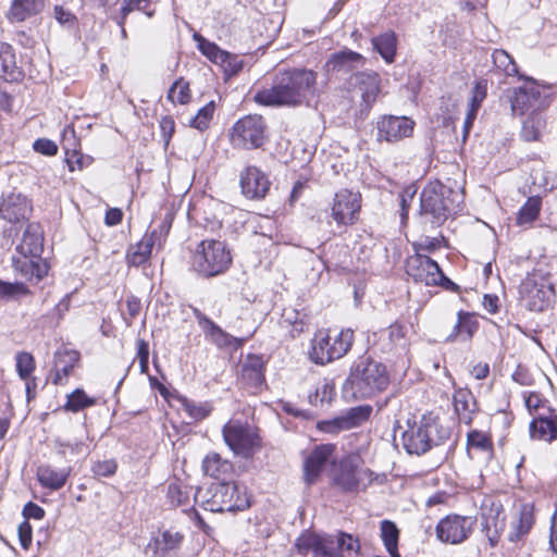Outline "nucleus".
<instances>
[{"mask_svg":"<svg viewBox=\"0 0 557 557\" xmlns=\"http://www.w3.org/2000/svg\"><path fill=\"white\" fill-rule=\"evenodd\" d=\"M318 73L309 69L278 71L272 86L257 91L255 102L267 107H300L309 104L317 94Z\"/></svg>","mask_w":557,"mask_h":557,"instance_id":"1","label":"nucleus"},{"mask_svg":"<svg viewBox=\"0 0 557 557\" xmlns=\"http://www.w3.org/2000/svg\"><path fill=\"white\" fill-rule=\"evenodd\" d=\"M463 196L460 191L440 182L429 183L420 195V215L432 225L443 224L461 209Z\"/></svg>","mask_w":557,"mask_h":557,"instance_id":"2","label":"nucleus"},{"mask_svg":"<svg viewBox=\"0 0 557 557\" xmlns=\"http://www.w3.org/2000/svg\"><path fill=\"white\" fill-rule=\"evenodd\" d=\"M407 424V430L401 434V442L410 455L424 454L433 446L444 443L450 435L449 430L443 426L433 413L422 414L419 420H408Z\"/></svg>","mask_w":557,"mask_h":557,"instance_id":"3","label":"nucleus"},{"mask_svg":"<svg viewBox=\"0 0 557 557\" xmlns=\"http://www.w3.org/2000/svg\"><path fill=\"white\" fill-rule=\"evenodd\" d=\"M297 550L301 555L312 557H358L359 542L350 534L320 535L302 533L296 541Z\"/></svg>","mask_w":557,"mask_h":557,"instance_id":"4","label":"nucleus"},{"mask_svg":"<svg viewBox=\"0 0 557 557\" xmlns=\"http://www.w3.org/2000/svg\"><path fill=\"white\" fill-rule=\"evenodd\" d=\"M389 383L386 367L370 358H360L351 367L346 385L355 397L369 398L384 391Z\"/></svg>","mask_w":557,"mask_h":557,"instance_id":"5","label":"nucleus"},{"mask_svg":"<svg viewBox=\"0 0 557 557\" xmlns=\"http://www.w3.org/2000/svg\"><path fill=\"white\" fill-rule=\"evenodd\" d=\"M354 331L343 330H320L312 341L309 357L312 362L324 366L333 360L344 357L351 348Z\"/></svg>","mask_w":557,"mask_h":557,"instance_id":"6","label":"nucleus"},{"mask_svg":"<svg viewBox=\"0 0 557 557\" xmlns=\"http://www.w3.org/2000/svg\"><path fill=\"white\" fill-rule=\"evenodd\" d=\"M231 252L224 243L215 239L200 242L193 255L191 267L203 276L223 273L231 264Z\"/></svg>","mask_w":557,"mask_h":557,"instance_id":"7","label":"nucleus"},{"mask_svg":"<svg viewBox=\"0 0 557 557\" xmlns=\"http://www.w3.org/2000/svg\"><path fill=\"white\" fill-rule=\"evenodd\" d=\"M331 479L341 490L355 492L371 484L374 480V473L369 468L363 467L359 455H348L338 463L334 461Z\"/></svg>","mask_w":557,"mask_h":557,"instance_id":"8","label":"nucleus"},{"mask_svg":"<svg viewBox=\"0 0 557 557\" xmlns=\"http://www.w3.org/2000/svg\"><path fill=\"white\" fill-rule=\"evenodd\" d=\"M520 300L531 311H544L554 297V287L547 272L536 269L521 282Z\"/></svg>","mask_w":557,"mask_h":557,"instance_id":"9","label":"nucleus"},{"mask_svg":"<svg viewBox=\"0 0 557 557\" xmlns=\"http://www.w3.org/2000/svg\"><path fill=\"white\" fill-rule=\"evenodd\" d=\"M225 444L234 454L249 458L261 447L258 429L239 419H231L222 429Z\"/></svg>","mask_w":557,"mask_h":557,"instance_id":"10","label":"nucleus"},{"mask_svg":"<svg viewBox=\"0 0 557 557\" xmlns=\"http://www.w3.org/2000/svg\"><path fill=\"white\" fill-rule=\"evenodd\" d=\"M210 497L206 499V509L211 512L238 511L249 507V498L244 486L237 482L212 484Z\"/></svg>","mask_w":557,"mask_h":557,"instance_id":"11","label":"nucleus"},{"mask_svg":"<svg viewBox=\"0 0 557 557\" xmlns=\"http://www.w3.org/2000/svg\"><path fill=\"white\" fill-rule=\"evenodd\" d=\"M267 125L261 115L248 114L239 119L231 129V141L234 147L256 149L265 140Z\"/></svg>","mask_w":557,"mask_h":557,"instance_id":"12","label":"nucleus"},{"mask_svg":"<svg viewBox=\"0 0 557 557\" xmlns=\"http://www.w3.org/2000/svg\"><path fill=\"white\" fill-rule=\"evenodd\" d=\"M475 524L476 519L474 517L456 513L447 515L436 524V537L442 543L458 545L470 537Z\"/></svg>","mask_w":557,"mask_h":557,"instance_id":"13","label":"nucleus"},{"mask_svg":"<svg viewBox=\"0 0 557 557\" xmlns=\"http://www.w3.org/2000/svg\"><path fill=\"white\" fill-rule=\"evenodd\" d=\"M193 38L197 42L198 50L212 63L221 66L226 76L236 75L243 70L244 62L238 55L222 50L216 44L198 33H195Z\"/></svg>","mask_w":557,"mask_h":557,"instance_id":"14","label":"nucleus"},{"mask_svg":"<svg viewBox=\"0 0 557 557\" xmlns=\"http://www.w3.org/2000/svg\"><path fill=\"white\" fill-rule=\"evenodd\" d=\"M361 209V196L348 189H342L334 196L331 216L337 226H349L357 222Z\"/></svg>","mask_w":557,"mask_h":557,"instance_id":"15","label":"nucleus"},{"mask_svg":"<svg viewBox=\"0 0 557 557\" xmlns=\"http://www.w3.org/2000/svg\"><path fill=\"white\" fill-rule=\"evenodd\" d=\"M406 273L417 283L436 286L443 280V272L433 259L422 252H416L406 261Z\"/></svg>","mask_w":557,"mask_h":557,"instance_id":"16","label":"nucleus"},{"mask_svg":"<svg viewBox=\"0 0 557 557\" xmlns=\"http://www.w3.org/2000/svg\"><path fill=\"white\" fill-rule=\"evenodd\" d=\"M414 125V121L407 116L382 115L376 122V139L380 143H398L411 137Z\"/></svg>","mask_w":557,"mask_h":557,"instance_id":"17","label":"nucleus"},{"mask_svg":"<svg viewBox=\"0 0 557 557\" xmlns=\"http://www.w3.org/2000/svg\"><path fill=\"white\" fill-rule=\"evenodd\" d=\"M193 313L199 326L202 329L206 338L219 348L238 349L249 338V336L242 338L232 336L197 308L193 309Z\"/></svg>","mask_w":557,"mask_h":557,"instance_id":"18","label":"nucleus"},{"mask_svg":"<svg viewBox=\"0 0 557 557\" xmlns=\"http://www.w3.org/2000/svg\"><path fill=\"white\" fill-rule=\"evenodd\" d=\"M336 446L333 444H321L308 455L304 463V478L307 484L317 482L322 469L326 463L335 461Z\"/></svg>","mask_w":557,"mask_h":557,"instance_id":"19","label":"nucleus"},{"mask_svg":"<svg viewBox=\"0 0 557 557\" xmlns=\"http://www.w3.org/2000/svg\"><path fill=\"white\" fill-rule=\"evenodd\" d=\"M513 114L523 115L528 111H539L544 106L541 90L534 84H525L512 90L510 97Z\"/></svg>","mask_w":557,"mask_h":557,"instance_id":"20","label":"nucleus"},{"mask_svg":"<svg viewBox=\"0 0 557 557\" xmlns=\"http://www.w3.org/2000/svg\"><path fill=\"white\" fill-rule=\"evenodd\" d=\"M372 412L369 406H359L350 408L345 414L332 420L319 422L318 426L325 433H337L344 430H350L367 421Z\"/></svg>","mask_w":557,"mask_h":557,"instance_id":"21","label":"nucleus"},{"mask_svg":"<svg viewBox=\"0 0 557 557\" xmlns=\"http://www.w3.org/2000/svg\"><path fill=\"white\" fill-rule=\"evenodd\" d=\"M12 267L14 271L27 281H40L48 273V265L42 260L41 255L36 258L28 253H16L12 256Z\"/></svg>","mask_w":557,"mask_h":557,"instance_id":"22","label":"nucleus"},{"mask_svg":"<svg viewBox=\"0 0 557 557\" xmlns=\"http://www.w3.org/2000/svg\"><path fill=\"white\" fill-rule=\"evenodd\" d=\"M350 85L360 94L362 103L370 109L381 89V78L375 72H359L351 76Z\"/></svg>","mask_w":557,"mask_h":557,"instance_id":"23","label":"nucleus"},{"mask_svg":"<svg viewBox=\"0 0 557 557\" xmlns=\"http://www.w3.org/2000/svg\"><path fill=\"white\" fill-rule=\"evenodd\" d=\"M243 194L250 199H260L270 188L268 176L256 166H248L240 175Z\"/></svg>","mask_w":557,"mask_h":557,"instance_id":"24","label":"nucleus"},{"mask_svg":"<svg viewBox=\"0 0 557 557\" xmlns=\"http://www.w3.org/2000/svg\"><path fill=\"white\" fill-rule=\"evenodd\" d=\"M30 211L28 199L21 194L7 196L0 205V218L14 224L26 220Z\"/></svg>","mask_w":557,"mask_h":557,"instance_id":"25","label":"nucleus"},{"mask_svg":"<svg viewBox=\"0 0 557 557\" xmlns=\"http://www.w3.org/2000/svg\"><path fill=\"white\" fill-rule=\"evenodd\" d=\"M533 440L550 443L557 438V414L548 409V414H539L530 423Z\"/></svg>","mask_w":557,"mask_h":557,"instance_id":"26","label":"nucleus"},{"mask_svg":"<svg viewBox=\"0 0 557 557\" xmlns=\"http://www.w3.org/2000/svg\"><path fill=\"white\" fill-rule=\"evenodd\" d=\"M44 250L42 230L38 223H27L21 243L16 246V253H28L36 258Z\"/></svg>","mask_w":557,"mask_h":557,"instance_id":"27","label":"nucleus"},{"mask_svg":"<svg viewBox=\"0 0 557 557\" xmlns=\"http://www.w3.org/2000/svg\"><path fill=\"white\" fill-rule=\"evenodd\" d=\"M71 471V467L57 469L50 465H41L36 470V478L42 487L58 491L65 485Z\"/></svg>","mask_w":557,"mask_h":557,"instance_id":"28","label":"nucleus"},{"mask_svg":"<svg viewBox=\"0 0 557 557\" xmlns=\"http://www.w3.org/2000/svg\"><path fill=\"white\" fill-rule=\"evenodd\" d=\"M78 360L79 354L77 351L70 349L59 350L54 358L52 383L55 385H64Z\"/></svg>","mask_w":557,"mask_h":557,"instance_id":"29","label":"nucleus"},{"mask_svg":"<svg viewBox=\"0 0 557 557\" xmlns=\"http://www.w3.org/2000/svg\"><path fill=\"white\" fill-rule=\"evenodd\" d=\"M502 515L503 508L500 504L492 503L488 510L483 508V528L486 531V535L492 546L497 544L499 534L505 529V518Z\"/></svg>","mask_w":557,"mask_h":557,"instance_id":"30","label":"nucleus"},{"mask_svg":"<svg viewBox=\"0 0 557 557\" xmlns=\"http://www.w3.org/2000/svg\"><path fill=\"white\" fill-rule=\"evenodd\" d=\"M44 7L45 0H12L5 16L11 23H21L39 14Z\"/></svg>","mask_w":557,"mask_h":557,"instance_id":"31","label":"nucleus"},{"mask_svg":"<svg viewBox=\"0 0 557 557\" xmlns=\"http://www.w3.org/2000/svg\"><path fill=\"white\" fill-rule=\"evenodd\" d=\"M184 541V534L181 532L169 529L159 533L154 536L149 546L152 547L156 555L163 556L164 554L176 550L181 547Z\"/></svg>","mask_w":557,"mask_h":557,"instance_id":"32","label":"nucleus"},{"mask_svg":"<svg viewBox=\"0 0 557 557\" xmlns=\"http://www.w3.org/2000/svg\"><path fill=\"white\" fill-rule=\"evenodd\" d=\"M242 380L250 386H260L264 381L263 360L260 356L248 355L240 366Z\"/></svg>","mask_w":557,"mask_h":557,"instance_id":"33","label":"nucleus"},{"mask_svg":"<svg viewBox=\"0 0 557 557\" xmlns=\"http://www.w3.org/2000/svg\"><path fill=\"white\" fill-rule=\"evenodd\" d=\"M534 524V508L531 504L520 506L517 516L512 521V532L509 535L511 542L520 540L529 533Z\"/></svg>","mask_w":557,"mask_h":557,"instance_id":"34","label":"nucleus"},{"mask_svg":"<svg viewBox=\"0 0 557 557\" xmlns=\"http://www.w3.org/2000/svg\"><path fill=\"white\" fill-rule=\"evenodd\" d=\"M363 62L364 58L360 53L346 49L332 54L330 60L326 62V67L329 71L333 72H348L356 66L363 64Z\"/></svg>","mask_w":557,"mask_h":557,"instance_id":"35","label":"nucleus"},{"mask_svg":"<svg viewBox=\"0 0 557 557\" xmlns=\"http://www.w3.org/2000/svg\"><path fill=\"white\" fill-rule=\"evenodd\" d=\"M156 234H145L139 243L127 251V261L132 265L144 264L151 256L152 248L157 246Z\"/></svg>","mask_w":557,"mask_h":557,"instance_id":"36","label":"nucleus"},{"mask_svg":"<svg viewBox=\"0 0 557 557\" xmlns=\"http://www.w3.org/2000/svg\"><path fill=\"white\" fill-rule=\"evenodd\" d=\"M454 408L460 422L465 424L472 422L475 412V400L470 392L463 389L457 391L454 394Z\"/></svg>","mask_w":557,"mask_h":557,"instance_id":"37","label":"nucleus"},{"mask_svg":"<svg viewBox=\"0 0 557 557\" xmlns=\"http://www.w3.org/2000/svg\"><path fill=\"white\" fill-rule=\"evenodd\" d=\"M493 445L491 438L481 431H471L467 437V450L471 458H475L476 454L484 457H490L492 454Z\"/></svg>","mask_w":557,"mask_h":557,"instance_id":"38","label":"nucleus"},{"mask_svg":"<svg viewBox=\"0 0 557 557\" xmlns=\"http://www.w3.org/2000/svg\"><path fill=\"white\" fill-rule=\"evenodd\" d=\"M545 127V120L539 111H532L522 123L521 137L525 141L537 140Z\"/></svg>","mask_w":557,"mask_h":557,"instance_id":"39","label":"nucleus"},{"mask_svg":"<svg viewBox=\"0 0 557 557\" xmlns=\"http://www.w3.org/2000/svg\"><path fill=\"white\" fill-rule=\"evenodd\" d=\"M372 45L380 55L387 62H394L396 54L397 38L394 32H386L372 38Z\"/></svg>","mask_w":557,"mask_h":557,"instance_id":"40","label":"nucleus"},{"mask_svg":"<svg viewBox=\"0 0 557 557\" xmlns=\"http://www.w3.org/2000/svg\"><path fill=\"white\" fill-rule=\"evenodd\" d=\"M0 73L8 79H16L20 75L13 49L4 44L0 45Z\"/></svg>","mask_w":557,"mask_h":557,"instance_id":"41","label":"nucleus"},{"mask_svg":"<svg viewBox=\"0 0 557 557\" xmlns=\"http://www.w3.org/2000/svg\"><path fill=\"white\" fill-rule=\"evenodd\" d=\"M202 469L207 475L219 479L232 469V465L223 460L219 454L211 453L203 459Z\"/></svg>","mask_w":557,"mask_h":557,"instance_id":"42","label":"nucleus"},{"mask_svg":"<svg viewBox=\"0 0 557 557\" xmlns=\"http://www.w3.org/2000/svg\"><path fill=\"white\" fill-rule=\"evenodd\" d=\"M96 404V399L89 397L84 389L76 388L66 396V401L63 406L65 411L78 412L85 408L91 407Z\"/></svg>","mask_w":557,"mask_h":557,"instance_id":"43","label":"nucleus"},{"mask_svg":"<svg viewBox=\"0 0 557 557\" xmlns=\"http://www.w3.org/2000/svg\"><path fill=\"white\" fill-rule=\"evenodd\" d=\"M478 323L469 312L459 311L458 321L454 326V332L448 336L449 341H455L459 335L466 334V339L470 338L476 331Z\"/></svg>","mask_w":557,"mask_h":557,"instance_id":"44","label":"nucleus"},{"mask_svg":"<svg viewBox=\"0 0 557 557\" xmlns=\"http://www.w3.org/2000/svg\"><path fill=\"white\" fill-rule=\"evenodd\" d=\"M334 394L335 384L331 380L324 379L319 382L314 393H310L308 397L310 404L318 406L331 403Z\"/></svg>","mask_w":557,"mask_h":557,"instance_id":"45","label":"nucleus"},{"mask_svg":"<svg viewBox=\"0 0 557 557\" xmlns=\"http://www.w3.org/2000/svg\"><path fill=\"white\" fill-rule=\"evenodd\" d=\"M398 536L399 531L394 522L389 520H383L381 522V537L387 552L392 556L397 555Z\"/></svg>","mask_w":557,"mask_h":557,"instance_id":"46","label":"nucleus"},{"mask_svg":"<svg viewBox=\"0 0 557 557\" xmlns=\"http://www.w3.org/2000/svg\"><path fill=\"white\" fill-rule=\"evenodd\" d=\"M168 100L172 103L186 104L190 101L191 92L189 83L184 78L176 79L168 91Z\"/></svg>","mask_w":557,"mask_h":557,"instance_id":"47","label":"nucleus"},{"mask_svg":"<svg viewBox=\"0 0 557 557\" xmlns=\"http://www.w3.org/2000/svg\"><path fill=\"white\" fill-rule=\"evenodd\" d=\"M150 0H123L120 9L121 16L117 18L119 25H124L127 15L137 10L143 11L149 17L153 15V11L149 10Z\"/></svg>","mask_w":557,"mask_h":557,"instance_id":"48","label":"nucleus"},{"mask_svg":"<svg viewBox=\"0 0 557 557\" xmlns=\"http://www.w3.org/2000/svg\"><path fill=\"white\" fill-rule=\"evenodd\" d=\"M492 59L494 66L504 72L507 76H513L518 73V67L513 59L505 50H494Z\"/></svg>","mask_w":557,"mask_h":557,"instance_id":"49","label":"nucleus"},{"mask_svg":"<svg viewBox=\"0 0 557 557\" xmlns=\"http://www.w3.org/2000/svg\"><path fill=\"white\" fill-rule=\"evenodd\" d=\"M16 372L21 380H28L36 368V362L32 354L20 351L15 356Z\"/></svg>","mask_w":557,"mask_h":557,"instance_id":"50","label":"nucleus"},{"mask_svg":"<svg viewBox=\"0 0 557 557\" xmlns=\"http://www.w3.org/2000/svg\"><path fill=\"white\" fill-rule=\"evenodd\" d=\"M540 209V199L534 197L529 198L524 206L518 212L517 223L519 225L530 224L537 218Z\"/></svg>","mask_w":557,"mask_h":557,"instance_id":"51","label":"nucleus"},{"mask_svg":"<svg viewBox=\"0 0 557 557\" xmlns=\"http://www.w3.org/2000/svg\"><path fill=\"white\" fill-rule=\"evenodd\" d=\"M214 109V102L210 101L205 107L198 110L197 114L189 121V125L199 131L207 129L213 117Z\"/></svg>","mask_w":557,"mask_h":557,"instance_id":"52","label":"nucleus"},{"mask_svg":"<svg viewBox=\"0 0 557 557\" xmlns=\"http://www.w3.org/2000/svg\"><path fill=\"white\" fill-rule=\"evenodd\" d=\"M54 448L59 456L66 458L67 455L76 456L86 453V445L83 442H64L61 440L54 441Z\"/></svg>","mask_w":557,"mask_h":557,"instance_id":"53","label":"nucleus"},{"mask_svg":"<svg viewBox=\"0 0 557 557\" xmlns=\"http://www.w3.org/2000/svg\"><path fill=\"white\" fill-rule=\"evenodd\" d=\"M183 408L194 420H202L211 412V406L207 403H195L186 398L182 401Z\"/></svg>","mask_w":557,"mask_h":557,"instance_id":"54","label":"nucleus"},{"mask_svg":"<svg viewBox=\"0 0 557 557\" xmlns=\"http://www.w3.org/2000/svg\"><path fill=\"white\" fill-rule=\"evenodd\" d=\"M29 294V289L23 283H9L0 280V298H11Z\"/></svg>","mask_w":557,"mask_h":557,"instance_id":"55","label":"nucleus"},{"mask_svg":"<svg viewBox=\"0 0 557 557\" xmlns=\"http://www.w3.org/2000/svg\"><path fill=\"white\" fill-rule=\"evenodd\" d=\"M126 312H123V319L127 326L133 324V321L138 317L141 310L140 299L131 295L125 300Z\"/></svg>","mask_w":557,"mask_h":557,"instance_id":"56","label":"nucleus"},{"mask_svg":"<svg viewBox=\"0 0 557 557\" xmlns=\"http://www.w3.org/2000/svg\"><path fill=\"white\" fill-rule=\"evenodd\" d=\"M116 468L117 465L113 459L97 461L92 466V472L98 476H111L115 473Z\"/></svg>","mask_w":557,"mask_h":557,"instance_id":"57","label":"nucleus"},{"mask_svg":"<svg viewBox=\"0 0 557 557\" xmlns=\"http://www.w3.org/2000/svg\"><path fill=\"white\" fill-rule=\"evenodd\" d=\"M172 226V216L166 215L162 223L160 224L159 228L152 230L149 234H156V243L158 247H161L162 244L165 242V238L171 230Z\"/></svg>","mask_w":557,"mask_h":557,"instance_id":"58","label":"nucleus"},{"mask_svg":"<svg viewBox=\"0 0 557 557\" xmlns=\"http://www.w3.org/2000/svg\"><path fill=\"white\" fill-rule=\"evenodd\" d=\"M34 149L45 156H54L58 152V146L47 138L37 139L34 143Z\"/></svg>","mask_w":557,"mask_h":557,"instance_id":"59","label":"nucleus"},{"mask_svg":"<svg viewBox=\"0 0 557 557\" xmlns=\"http://www.w3.org/2000/svg\"><path fill=\"white\" fill-rule=\"evenodd\" d=\"M18 539L21 546L24 549H28L32 544V533L33 529L28 521H23L17 529Z\"/></svg>","mask_w":557,"mask_h":557,"instance_id":"60","label":"nucleus"},{"mask_svg":"<svg viewBox=\"0 0 557 557\" xmlns=\"http://www.w3.org/2000/svg\"><path fill=\"white\" fill-rule=\"evenodd\" d=\"M137 357L139 359V366L141 373L148 371V358H149V346L144 339L137 342Z\"/></svg>","mask_w":557,"mask_h":557,"instance_id":"61","label":"nucleus"},{"mask_svg":"<svg viewBox=\"0 0 557 557\" xmlns=\"http://www.w3.org/2000/svg\"><path fill=\"white\" fill-rule=\"evenodd\" d=\"M25 521L28 519L41 520L45 517V510L35 503H27L23 508Z\"/></svg>","mask_w":557,"mask_h":557,"instance_id":"62","label":"nucleus"},{"mask_svg":"<svg viewBox=\"0 0 557 557\" xmlns=\"http://www.w3.org/2000/svg\"><path fill=\"white\" fill-rule=\"evenodd\" d=\"M169 497L172 504L182 505L186 502L187 495L184 494L177 484H170L168 488Z\"/></svg>","mask_w":557,"mask_h":557,"instance_id":"63","label":"nucleus"},{"mask_svg":"<svg viewBox=\"0 0 557 557\" xmlns=\"http://www.w3.org/2000/svg\"><path fill=\"white\" fill-rule=\"evenodd\" d=\"M122 219H123V212L121 209L110 208L106 212L104 223L108 226H114V225H117L119 223H121Z\"/></svg>","mask_w":557,"mask_h":557,"instance_id":"64","label":"nucleus"}]
</instances>
